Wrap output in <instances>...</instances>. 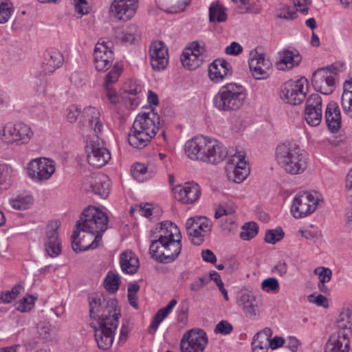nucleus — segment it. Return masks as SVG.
<instances>
[{
	"instance_id": "obj_49",
	"label": "nucleus",
	"mask_w": 352,
	"mask_h": 352,
	"mask_svg": "<svg viewBox=\"0 0 352 352\" xmlns=\"http://www.w3.org/2000/svg\"><path fill=\"white\" fill-rule=\"evenodd\" d=\"M252 346L253 352H267L270 346L269 341L264 338H257V336L255 334L252 342Z\"/></svg>"
},
{
	"instance_id": "obj_14",
	"label": "nucleus",
	"mask_w": 352,
	"mask_h": 352,
	"mask_svg": "<svg viewBox=\"0 0 352 352\" xmlns=\"http://www.w3.org/2000/svg\"><path fill=\"white\" fill-rule=\"evenodd\" d=\"M211 138L204 135H198L188 140L184 146V151L191 160L206 161L209 144Z\"/></svg>"
},
{
	"instance_id": "obj_10",
	"label": "nucleus",
	"mask_w": 352,
	"mask_h": 352,
	"mask_svg": "<svg viewBox=\"0 0 352 352\" xmlns=\"http://www.w3.org/2000/svg\"><path fill=\"white\" fill-rule=\"evenodd\" d=\"M185 226L191 243L195 245H200L210 234L212 223L207 217L197 215L188 218Z\"/></svg>"
},
{
	"instance_id": "obj_9",
	"label": "nucleus",
	"mask_w": 352,
	"mask_h": 352,
	"mask_svg": "<svg viewBox=\"0 0 352 352\" xmlns=\"http://www.w3.org/2000/svg\"><path fill=\"white\" fill-rule=\"evenodd\" d=\"M34 135V132L28 124L19 122L8 123L0 131V140L6 145L28 144Z\"/></svg>"
},
{
	"instance_id": "obj_12",
	"label": "nucleus",
	"mask_w": 352,
	"mask_h": 352,
	"mask_svg": "<svg viewBox=\"0 0 352 352\" xmlns=\"http://www.w3.org/2000/svg\"><path fill=\"white\" fill-rule=\"evenodd\" d=\"M261 49H254L250 53L248 60L251 74L256 80H265L272 73V64L271 60Z\"/></svg>"
},
{
	"instance_id": "obj_30",
	"label": "nucleus",
	"mask_w": 352,
	"mask_h": 352,
	"mask_svg": "<svg viewBox=\"0 0 352 352\" xmlns=\"http://www.w3.org/2000/svg\"><path fill=\"white\" fill-rule=\"evenodd\" d=\"M179 198L177 200L183 204H192L197 201L201 195L199 186L192 182H186L178 192Z\"/></svg>"
},
{
	"instance_id": "obj_58",
	"label": "nucleus",
	"mask_w": 352,
	"mask_h": 352,
	"mask_svg": "<svg viewBox=\"0 0 352 352\" xmlns=\"http://www.w3.org/2000/svg\"><path fill=\"white\" fill-rule=\"evenodd\" d=\"M209 282L208 276L206 275L201 276L195 279L190 285V288L193 292L200 290L204 285H206Z\"/></svg>"
},
{
	"instance_id": "obj_1",
	"label": "nucleus",
	"mask_w": 352,
	"mask_h": 352,
	"mask_svg": "<svg viewBox=\"0 0 352 352\" xmlns=\"http://www.w3.org/2000/svg\"><path fill=\"white\" fill-rule=\"evenodd\" d=\"M90 325L94 329L95 340L99 349H109L113 342L115 331L121 316L116 299L91 295L89 297Z\"/></svg>"
},
{
	"instance_id": "obj_42",
	"label": "nucleus",
	"mask_w": 352,
	"mask_h": 352,
	"mask_svg": "<svg viewBox=\"0 0 352 352\" xmlns=\"http://www.w3.org/2000/svg\"><path fill=\"white\" fill-rule=\"evenodd\" d=\"M14 12V8L10 0H0V24L7 23Z\"/></svg>"
},
{
	"instance_id": "obj_54",
	"label": "nucleus",
	"mask_w": 352,
	"mask_h": 352,
	"mask_svg": "<svg viewBox=\"0 0 352 352\" xmlns=\"http://www.w3.org/2000/svg\"><path fill=\"white\" fill-rule=\"evenodd\" d=\"M138 36L137 27L135 25H131L129 27V30L123 33L122 36V41L128 43H132L136 39Z\"/></svg>"
},
{
	"instance_id": "obj_59",
	"label": "nucleus",
	"mask_w": 352,
	"mask_h": 352,
	"mask_svg": "<svg viewBox=\"0 0 352 352\" xmlns=\"http://www.w3.org/2000/svg\"><path fill=\"white\" fill-rule=\"evenodd\" d=\"M124 89L126 92L135 96L142 91V87L135 81L125 83Z\"/></svg>"
},
{
	"instance_id": "obj_19",
	"label": "nucleus",
	"mask_w": 352,
	"mask_h": 352,
	"mask_svg": "<svg viewBox=\"0 0 352 352\" xmlns=\"http://www.w3.org/2000/svg\"><path fill=\"white\" fill-rule=\"evenodd\" d=\"M175 241L171 239L164 242L152 241L149 253L152 258L160 263H169L176 258V250H171L170 246L174 245Z\"/></svg>"
},
{
	"instance_id": "obj_20",
	"label": "nucleus",
	"mask_w": 352,
	"mask_h": 352,
	"mask_svg": "<svg viewBox=\"0 0 352 352\" xmlns=\"http://www.w3.org/2000/svg\"><path fill=\"white\" fill-rule=\"evenodd\" d=\"M109 42L98 41L94 51V62L98 71H106L112 65L114 60L113 53Z\"/></svg>"
},
{
	"instance_id": "obj_4",
	"label": "nucleus",
	"mask_w": 352,
	"mask_h": 352,
	"mask_svg": "<svg viewBox=\"0 0 352 352\" xmlns=\"http://www.w3.org/2000/svg\"><path fill=\"white\" fill-rule=\"evenodd\" d=\"M274 156L280 168L289 174H301L307 167L303 151L294 142L285 141L278 144Z\"/></svg>"
},
{
	"instance_id": "obj_3",
	"label": "nucleus",
	"mask_w": 352,
	"mask_h": 352,
	"mask_svg": "<svg viewBox=\"0 0 352 352\" xmlns=\"http://www.w3.org/2000/svg\"><path fill=\"white\" fill-rule=\"evenodd\" d=\"M109 218L107 214L95 206H88L82 211L80 219L77 221L78 228L82 232L94 236L91 243L83 241L84 248H97L102 242V236L108 229Z\"/></svg>"
},
{
	"instance_id": "obj_40",
	"label": "nucleus",
	"mask_w": 352,
	"mask_h": 352,
	"mask_svg": "<svg viewBox=\"0 0 352 352\" xmlns=\"http://www.w3.org/2000/svg\"><path fill=\"white\" fill-rule=\"evenodd\" d=\"M210 22H224L227 20L226 8L219 1L213 2L209 8Z\"/></svg>"
},
{
	"instance_id": "obj_15",
	"label": "nucleus",
	"mask_w": 352,
	"mask_h": 352,
	"mask_svg": "<svg viewBox=\"0 0 352 352\" xmlns=\"http://www.w3.org/2000/svg\"><path fill=\"white\" fill-rule=\"evenodd\" d=\"M322 99L318 94H312L307 99L304 117L311 126H318L322 118Z\"/></svg>"
},
{
	"instance_id": "obj_61",
	"label": "nucleus",
	"mask_w": 352,
	"mask_h": 352,
	"mask_svg": "<svg viewBox=\"0 0 352 352\" xmlns=\"http://www.w3.org/2000/svg\"><path fill=\"white\" fill-rule=\"evenodd\" d=\"M292 1L297 10L305 15L307 14L309 10L308 0H292Z\"/></svg>"
},
{
	"instance_id": "obj_8",
	"label": "nucleus",
	"mask_w": 352,
	"mask_h": 352,
	"mask_svg": "<svg viewBox=\"0 0 352 352\" xmlns=\"http://www.w3.org/2000/svg\"><path fill=\"white\" fill-rule=\"evenodd\" d=\"M308 91L309 81L306 78L301 77L285 82L280 88V98L285 103L297 105L305 100Z\"/></svg>"
},
{
	"instance_id": "obj_5",
	"label": "nucleus",
	"mask_w": 352,
	"mask_h": 352,
	"mask_svg": "<svg viewBox=\"0 0 352 352\" xmlns=\"http://www.w3.org/2000/svg\"><path fill=\"white\" fill-rule=\"evenodd\" d=\"M247 95L245 87L241 84L228 83L214 96L213 103L220 111H236L243 107Z\"/></svg>"
},
{
	"instance_id": "obj_37",
	"label": "nucleus",
	"mask_w": 352,
	"mask_h": 352,
	"mask_svg": "<svg viewBox=\"0 0 352 352\" xmlns=\"http://www.w3.org/2000/svg\"><path fill=\"white\" fill-rule=\"evenodd\" d=\"M34 201V197L30 192L23 191L10 199V204L15 210H24L30 208Z\"/></svg>"
},
{
	"instance_id": "obj_16",
	"label": "nucleus",
	"mask_w": 352,
	"mask_h": 352,
	"mask_svg": "<svg viewBox=\"0 0 352 352\" xmlns=\"http://www.w3.org/2000/svg\"><path fill=\"white\" fill-rule=\"evenodd\" d=\"M60 227V222L58 220L50 221L46 226L44 245L45 251L51 257L57 256L61 251L58 231Z\"/></svg>"
},
{
	"instance_id": "obj_47",
	"label": "nucleus",
	"mask_w": 352,
	"mask_h": 352,
	"mask_svg": "<svg viewBox=\"0 0 352 352\" xmlns=\"http://www.w3.org/2000/svg\"><path fill=\"white\" fill-rule=\"evenodd\" d=\"M284 236V232L281 228H276L274 230H269L267 231L265 241L268 243L275 244L276 242L280 241Z\"/></svg>"
},
{
	"instance_id": "obj_27",
	"label": "nucleus",
	"mask_w": 352,
	"mask_h": 352,
	"mask_svg": "<svg viewBox=\"0 0 352 352\" xmlns=\"http://www.w3.org/2000/svg\"><path fill=\"white\" fill-rule=\"evenodd\" d=\"M324 118L328 129L332 133L339 131L342 124V116L340 108L335 101H330L326 107Z\"/></svg>"
},
{
	"instance_id": "obj_29",
	"label": "nucleus",
	"mask_w": 352,
	"mask_h": 352,
	"mask_svg": "<svg viewBox=\"0 0 352 352\" xmlns=\"http://www.w3.org/2000/svg\"><path fill=\"white\" fill-rule=\"evenodd\" d=\"M227 148L219 140L211 138L206 162L217 164L222 162L228 156Z\"/></svg>"
},
{
	"instance_id": "obj_18",
	"label": "nucleus",
	"mask_w": 352,
	"mask_h": 352,
	"mask_svg": "<svg viewBox=\"0 0 352 352\" xmlns=\"http://www.w3.org/2000/svg\"><path fill=\"white\" fill-rule=\"evenodd\" d=\"M56 169L55 161L45 157L32 159L26 166L28 176H52L55 173Z\"/></svg>"
},
{
	"instance_id": "obj_11",
	"label": "nucleus",
	"mask_w": 352,
	"mask_h": 352,
	"mask_svg": "<svg viewBox=\"0 0 352 352\" xmlns=\"http://www.w3.org/2000/svg\"><path fill=\"white\" fill-rule=\"evenodd\" d=\"M207 58V52L204 43L192 41L186 46L181 56L180 60L183 67L192 71L198 69Z\"/></svg>"
},
{
	"instance_id": "obj_33",
	"label": "nucleus",
	"mask_w": 352,
	"mask_h": 352,
	"mask_svg": "<svg viewBox=\"0 0 352 352\" xmlns=\"http://www.w3.org/2000/svg\"><path fill=\"white\" fill-rule=\"evenodd\" d=\"M120 265L124 273L134 274L140 267L139 258L132 251H125L120 255Z\"/></svg>"
},
{
	"instance_id": "obj_2",
	"label": "nucleus",
	"mask_w": 352,
	"mask_h": 352,
	"mask_svg": "<svg viewBox=\"0 0 352 352\" xmlns=\"http://www.w3.org/2000/svg\"><path fill=\"white\" fill-rule=\"evenodd\" d=\"M160 124V116L154 111L140 113L129 133V144L136 148L145 147L158 132Z\"/></svg>"
},
{
	"instance_id": "obj_55",
	"label": "nucleus",
	"mask_w": 352,
	"mask_h": 352,
	"mask_svg": "<svg viewBox=\"0 0 352 352\" xmlns=\"http://www.w3.org/2000/svg\"><path fill=\"white\" fill-rule=\"evenodd\" d=\"M314 273L316 274L319 275L320 281L319 282H326L328 283L330 281L332 276V272L329 268L324 267H318L314 270Z\"/></svg>"
},
{
	"instance_id": "obj_64",
	"label": "nucleus",
	"mask_w": 352,
	"mask_h": 352,
	"mask_svg": "<svg viewBox=\"0 0 352 352\" xmlns=\"http://www.w3.org/2000/svg\"><path fill=\"white\" fill-rule=\"evenodd\" d=\"M243 50V47L241 45L236 43V42H232L229 46H228L226 48V52L227 54L230 55H238Z\"/></svg>"
},
{
	"instance_id": "obj_63",
	"label": "nucleus",
	"mask_w": 352,
	"mask_h": 352,
	"mask_svg": "<svg viewBox=\"0 0 352 352\" xmlns=\"http://www.w3.org/2000/svg\"><path fill=\"white\" fill-rule=\"evenodd\" d=\"M147 166L144 164L135 163L131 166V172L132 176H138L146 173Z\"/></svg>"
},
{
	"instance_id": "obj_51",
	"label": "nucleus",
	"mask_w": 352,
	"mask_h": 352,
	"mask_svg": "<svg viewBox=\"0 0 352 352\" xmlns=\"http://www.w3.org/2000/svg\"><path fill=\"white\" fill-rule=\"evenodd\" d=\"M261 288L266 292H276L279 289V283L275 278H268L261 283Z\"/></svg>"
},
{
	"instance_id": "obj_60",
	"label": "nucleus",
	"mask_w": 352,
	"mask_h": 352,
	"mask_svg": "<svg viewBox=\"0 0 352 352\" xmlns=\"http://www.w3.org/2000/svg\"><path fill=\"white\" fill-rule=\"evenodd\" d=\"M309 300L318 306H322L324 308L329 306L327 298L322 294H318L317 296L310 295L309 296Z\"/></svg>"
},
{
	"instance_id": "obj_43",
	"label": "nucleus",
	"mask_w": 352,
	"mask_h": 352,
	"mask_svg": "<svg viewBox=\"0 0 352 352\" xmlns=\"http://www.w3.org/2000/svg\"><path fill=\"white\" fill-rule=\"evenodd\" d=\"M120 279L118 274L109 272L104 279V288L109 292L115 293L119 289Z\"/></svg>"
},
{
	"instance_id": "obj_46",
	"label": "nucleus",
	"mask_w": 352,
	"mask_h": 352,
	"mask_svg": "<svg viewBox=\"0 0 352 352\" xmlns=\"http://www.w3.org/2000/svg\"><path fill=\"white\" fill-rule=\"evenodd\" d=\"M36 298L32 295H27L15 303V308L21 312H28L34 306Z\"/></svg>"
},
{
	"instance_id": "obj_17",
	"label": "nucleus",
	"mask_w": 352,
	"mask_h": 352,
	"mask_svg": "<svg viewBox=\"0 0 352 352\" xmlns=\"http://www.w3.org/2000/svg\"><path fill=\"white\" fill-rule=\"evenodd\" d=\"M138 0H114L110 8V15L118 21H126L135 14Z\"/></svg>"
},
{
	"instance_id": "obj_45",
	"label": "nucleus",
	"mask_w": 352,
	"mask_h": 352,
	"mask_svg": "<svg viewBox=\"0 0 352 352\" xmlns=\"http://www.w3.org/2000/svg\"><path fill=\"white\" fill-rule=\"evenodd\" d=\"M240 237L245 241H249L255 237L258 232V226L256 223L250 221L245 223L241 228Z\"/></svg>"
},
{
	"instance_id": "obj_31",
	"label": "nucleus",
	"mask_w": 352,
	"mask_h": 352,
	"mask_svg": "<svg viewBox=\"0 0 352 352\" xmlns=\"http://www.w3.org/2000/svg\"><path fill=\"white\" fill-rule=\"evenodd\" d=\"M301 61V57L298 52L283 50L279 52V60L276 63V67L279 70H289L298 65Z\"/></svg>"
},
{
	"instance_id": "obj_7",
	"label": "nucleus",
	"mask_w": 352,
	"mask_h": 352,
	"mask_svg": "<svg viewBox=\"0 0 352 352\" xmlns=\"http://www.w3.org/2000/svg\"><path fill=\"white\" fill-rule=\"evenodd\" d=\"M322 195L311 190L298 193L293 198L290 212L295 219H302L312 214L323 203Z\"/></svg>"
},
{
	"instance_id": "obj_6",
	"label": "nucleus",
	"mask_w": 352,
	"mask_h": 352,
	"mask_svg": "<svg viewBox=\"0 0 352 352\" xmlns=\"http://www.w3.org/2000/svg\"><path fill=\"white\" fill-rule=\"evenodd\" d=\"M338 333L332 335L325 346V352H350L349 336L352 335V311L347 309L340 314Z\"/></svg>"
},
{
	"instance_id": "obj_28",
	"label": "nucleus",
	"mask_w": 352,
	"mask_h": 352,
	"mask_svg": "<svg viewBox=\"0 0 352 352\" xmlns=\"http://www.w3.org/2000/svg\"><path fill=\"white\" fill-rule=\"evenodd\" d=\"M231 69L230 64L226 60L216 59L209 66V78L214 82H219L231 75Z\"/></svg>"
},
{
	"instance_id": "obj_21",
	"label": "nucleus",
	"mask_w": 352,
	"mask_h": 352,
	"mask_svg": "<svg viewBox=\"0 0 352 352\" xmlns=\"http://www.w3.org/2000/svg\"><path fill=\"white\" fill-rule=\"evenodd\" d=\"M312 84L315 90L328 95L335 89V78L328 69L320 68L313 74Z\"/></svg>"
},
{
	"instance_id": "obj_57",
	"label": "nucleus",
	"mask_w": 352,
	"mask_h": 352,
	"mask_svg": "<svg viewBox=\"0 0 352 352\" xmlns=\"http://www.w3.org/2000/svg\"><path fill=\"white\" fill-rule=\"evenodd\" d=\"M76 12L80 14H86L90 10L87 0H73Z\"/></svg>"
},
{
	"instance_id": "obj_24",
	"label": "nucleus",
	"mask_w": 352,
	"mask_h": 352,
	"mask_svg": "<svg viewBox=\"0 0 352 352\" xmlns=\"http://www.w3.org/2000/svg\"><path fill=\"white\" fill-rule=\"evenodd\" d=\"M237 303L251 318L256 319L258 316L261 303V300L255 295L241 292L238 295Z\"/></svg>"
},
{
	"instance_id": "obj_13",
	"label": "nucleus",
	"mask_w": 352,
	"mask_h": 352,
	"mask_svg": "<svg viewBox=\"0 0 352 352\" xmlns=\"http://www.w3.org/2000/svg\"><path fill=\"white\" fill-rule=\"evenodd\" d=\"M206 332L200 329L186 331L180 342L181 352H203L208 344Z\"/></svg>"
},
{
	"instance_id": "obj_48",
	"label": "nucleus",
	"mask_w": 352,
	"mask_h": 352,
	"mask_svg": "<svg viewBox=\"0 0 352 352\" xmlns=\"http://www.w3.org/2000/svg\"><path fill=\"white\" fill-rule=\"evenodd\" d=\"M45 76L39 72L36 76L34 89L39 96H45L47 94V80L44 78Z\"/></svg>"
},
{
	"instance_id": "obj_36",
	"label": "nucleus",
	"mask_w": 352,
	"mask_h": 352,
	"mask_svg": "<svg viewBox=\"0 0 352 352\" xmlns=\"http://www.w3.org/2000/svg\"><path fill=\"white\" fill-rule=\"evenodd\" d=\"M175 305L176 299H172L164 308L157 311L148 327V331L150 334H154L155 333L160 324L172 311Z\"/></svg>"
},
{
	"instance_id": "obj_34",
	"label": "nucleus",
	"mask_w": 352,
	"mask_h": 352,
	"mask_svg": "<svg viewBox=\"0 0 352 352\" xmlns=\"http://www.w3.org/2000/svg\"><path fill=\"white\" fill-rule=\"evenodd\" d=\"M83 117L85 122L82 125L91 127L97 135L102 132V123L100 120V113L94 107H87L84 109Z\"/></svg>"
},
{
	"instance_id": "obj_22",
	"label": "nucleus",
	"mask_w": 352,
	"mask_h": 352,
	"mask_svg": "<svg viewBox=\"0 0 352 352\" xmlns=\"http://www.w3.org/2000/svg\"><path fill=\"white\" fill-rule=\"evenodd\" d=\"M224 170L228 176L234 174V176H249L250 166L245 160L243 153H235L226 161Z\"/></svg>"
},
{
	"instance_id": "obj_41",
	"label": "nucleus",
	"mask_w": 352,
	"mask_h": 352,
	"mask_svg": "<svg viewBox=\"0 0 352 352\" xmlns=\"http://www.w3.org/2000/svg\"><path fill=\"white\" fill-rule=\"evenodd\" d=\"M57 330L48 322H41L38 326V334L44 341H50L55 338Z\"/></svg>"
},
{
	"instance_id": "obj_25",
	"label": "nucleus",
	"mask_w": 352,
	"mask_h": 352,
	"mask_svg": "<svg viewBox=\"0 0 352 352\" xmlns=\"http://www.w3.org/2000/svg\"><path fill=\"white\" fill-rule=\"evenodd\" d=\"M63 63V56L60 52L56 49H50L46 51L42 63L40 73L43 76L52 74L59 68Z\"/></svg>"
},
{
	"instance_id": "obj_50",
	"label": "nucleus",
	"mask_w": 352,
	"mask_h": 352,
	"mask_svg": "<svg viewBox=\"0 0 352 352\" xmlns=\"http://www.w3.org/2000/svg\"><path fill=\"white\" fill-rule=\"evenodd\" d=\"M22 289L23 287L21 285H15L10 291L2 292L1 294V299L3 302L9 303L18 296Z\"/></svg>"
},
{
	"instance_id": "obj_52",
	"label": "nucleus",
	"mask_w": 352,
	"mask_h": 352,
	"mask_svg": "<svg viewBox=\"0 0 352 352\" xmlns=\"http://www.w3.org/2000/svg\"><path fill=\"white\" fill-rule=\"evenodd\" d=\"M233 330L232 324L227 320H221L217 324L214 331L216 333H221L222 335L230 334Z\"/></svg>"
},
{
	"instance_id": "obj_23",
	"label": "nucleus",
	"mask_w": 352,
	"mask_h": 352,
	"mask_svg": "<svg viewBox=\"0 0 352 352\" xmlns=\"http://www.w3.org/2000/svg\"><path fill=\"white\" fill-rule=\"evenodd\" d=\"M151 64L154 70L164 69L168 63V49L162 41H155L150 46Z\"/></svg>"
},
{
	"instance_id": "obj_39",
	"label": "nucleus",
	"mask_w": 352,
	"mask_h": 352,
	"mask_svg": "<svg viewBox=\"0 0 352 352\" xmlns=\"http://www.w3.org/2000/svg\"><path fill=\"white\" fill-rule=\"evenodd\" d=\"M111 181L109 177H98V180L91 182L90 189L101 198L106 199L110 192Z\"/></svg>"
},
{
	"instance_id": "obj_44",
	"label": "nucleus",
	"mask_w": 352,
	"mask_h": 352,
	"mask_svg": "<svg viewBox=\"0 0 352 352\" xmlns=\"http://www.w3.org/2000/svg\"><path fill=\"white\" fill-rule=\"evenodd\" d=\"M189 302L184 300L181 302L179 314H177V328L184 329L188 321Z\"/></svg>"
},
{
	"instance_id": "obj_62",
	"label": "nucleus",
	"mask_w": 352,
	"mask_h": 352,
	"mask_svg": "<svg viewBox=\"0 0 352 352\" xmlns=\"http://www.w3.org/2000/svg\"><path fill=\"white\" fill-rule=\"evenodd\" d=\"M243 120L241 117H234L232 120L231 129L232 131L239 133L244 130Z\"/></svg>"
},
{
	"instance_id": "obj_26",
	"label": "nucleus",
	"mask_w": 352,
	"mask_h": 352,
	"mask_svg": "<svg viewBox=\"0 0 352 352\" xmlns=\"http://www.w3.org/2000/svg\"><path fill=\"white\" fill-rule=\"evenodd\" d=\"M87 152L88 163L96 168L102 167L111 159V154L107 148L91 144L87 146Z\"/></svg>"
},
{
	"instance_id": "obj_53",
	"label": "nucleus",
	"mask_w": 352,
	"mask_h": 352,
	"mask_svg": "<svg viewBox=\"0 0 352 352\" xmlns=\"http://www.w3.org/2000/svg\"><path fill=\"white\" fill-rule=\"evenodd\" d=\"M122 69L118 65H115L112 70H111L106 76L105 87L109 86L110 84L116 82L121 74Z\"/></svg>"
},
{
	"instance_id": "obj_56",
	"label": "nucleus",
	"mask_w": 352,
	"mask_h": 352,
	"mask_svg": "<svg viewBox=\"0 0 352 352\" xmlns=\"http://www.w3.org/2000/svg\"><path fill=\"white\" fill-rule=\"evenodd\" d=\"M80 113V109L75 105H71L65 110L67 120L71 123H74L77 120Z\"/></svg>"
},
{
	"instance_id": "obj_35",
	"label": "nucleus",
	"mask_w": 352,
	"mask_h": 352,
	"mask_svg": "<svg viewBox=\"0 0 352 352\" xmlns=\"http://www.w3.org/2000/svg\"><path fill=\"white\" fill-rule=\"evenodd\" d=\"M341 106L344 113L352 118V73L349 80L343 84Z\"/></svg>"
},
{
	"instance_id": "obj_32",
	"label": "nucleus",
	"mask_w": 352,
	"mask_h": 352,
	"mask_svg": "<svg viewBox=\"0 0 352 352\" xmlns=\"http://www.w3.org/2000/svg\"><path fill=\"white\" fill-rule=\"evenodd\" d=\"M173 223L171 221H165L158 224L154 230L151 232V242H164L171 239L172 241L174 240V234L173 232Z\"/></svg>"
},
{
	"instance_id": "obj_38",
	"label": "nucleus",
	"mask_w": 352,
	"mask_h": 352,
	"mask_svg": "<svg viewBox=\"0 0 352 352\" xmlns=\"http://www.w3.org/2000/svg\"><path fill=\"white\" fill-rule=\"evenodd\" d=\"M82 231L81 228H78L76 226V230L74 231L72 237V248L76 252H80L88 250H94L95 248H84L82 246L83 241H87L89 243H91L92 241L94 240V236L89 235V233L84 232L85 234L78 240L80 233Z\"/></svg>"
}]
</instances>
